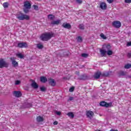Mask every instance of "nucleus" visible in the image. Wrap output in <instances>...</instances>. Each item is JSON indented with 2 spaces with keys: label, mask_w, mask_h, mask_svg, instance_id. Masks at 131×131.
<instances>
[{
  "label": "nucleus",
  "mask_w": 131,
  "mask_h": 131,
  "mask_svg": "<svg viewBox=\"0 0 131 131\" xmlns=\"http://www.w3.org/2000/svg\"><path fill=\"white\" fill-rule=\"evenodd\" d=\"M52 37H54V33L52 32H48L42 34L40 36L39 38L40 39L43 41H48V40H50Z\"/></svg>",
  "instance_id": "obj_1"
},
{
  "label": "nucleus",
  "mask_w": 131,
  "mask_h": 131,
  "mask_svg": "<svg viewBox=\"0 0 131 131\" xmlns=\"http://www.w3.org/2000/svg\"><path fill=\"white\" fill-rule=\"evenodd\" d=\"M16 17L17 19L18 20H20L21 21H23V20H29L30 19V16L29 15L24 14L21 12H17L16 14Z\"/></svg>",
  "instance_id": "obj_2"
},
{
  "label": "nucleus",
  "mask_w": 131,
  "mask_h": 131,
  "mask_svg": "<svg viewBox=\"0 0 131 131\" xmlns=\"http://www.w3.org/2000/svg\"><path fill=\"white\" fill-rule=\"evenodd\" d=\"M24 11L25 13H28L29 12V9H31V2L26 1L24 3Z\"/></svg>",
  "instance_id": "obj_3"
},
{
  "label": "nucleus",
  "mask_w": 131,
  "mask_h": 131,
  "mask_svg": "<svg viewBox=\"0 0 131 131\" xmlns=\"http://www.w3.org/2000/svg\"><path fill=\"white\" fill-rule=\"evenodd\" d=\"M101 75H102V76H109V72H104L101 74V72L98 71L95 73L94 75V78H96V79H98L100 78V76H101Z\"/></svg>",
  "instance_id": "obj_4"
},
{
  "label": "nucleus",
  "mask_w": 131,
  "mask_h": 131,
  "mask_svg": "<svg viewBox=\"0 0 131 131\" xmlns=\"http://www.w3.org/2000/svg\"><path fill=\"white\" fill-rule=\"evenodd\" d=\"M9 64L5 61L4 59H0V68H4V67L7 68Z\"/></svg>",
  "instance_id": "obj_5"
},
{
  "label": "nucleus",
  "mask_w": 131,
  "mask_h": 131,
  "mask_svg": "<svg viewBox=\"0 0 131 131\" xmlns=\"http://www.w3.org/2000/svg\"><path fill=\"white\" fill-rule=\"evenodd\" d=\"M113 26L115 28H120L121 27V23L118 20L114 21L113 22Z\"/></svg>",
  "instance_id": "obj_6"
},
{
  "label": "nucleus",
  "mask_w": 131,
  "mask_h": 131,
  "mask_svg": "<svg viewBox=\"0 0 131 131\" xmlns=\"http://www.w3.org/2000/svg\"><path fill=\"white\" fill-rule=\"evenodd\" d=\"M17 47L18 48H20V49H22L23 48H28V45L26 42H20L18 43Z\"/></svg>",
  "instance_id": "obj_7"
},
{
  "label": "nucleus",
  "mask_w": 131,
  "mask_h": 131,
  "mask_svg": "<svg viewBox=\"0 0 131 131\" xmlns=\"http://www.w3.org/2000/svg\"><path fill=\"white\" fill-rule=\"evenodd\" d=\"M86 116L88 118L92 119L94 117V112L91 111H87L86 112Z\"/></svg>",
  "instance_id": "obj_8"
},
{
  "label": "nucleus",
  "mask_w": 131,
  "mask_h": 131,
  "mask_svg": "<svg viewBox=\"0 0 131 131\" xmlns=\"http://www.w3.org/2000/svg\"><path fill=\"white\" fill-rule=\"evenodd\" d=\"M13 96L16 98H20L22 96V93L20 91H14L13 92Z\"/></svg>",
  "instance_id": "obj_9"
},
{
  "label": "nucleus",
  "mask_w": 131,
  "mask_h": 131,
  "mask_svg": "<svg viewBox=\"0 0 131 131\" xmlns=\"http://www.w3.org/2000/svg\"><path fill=\"white\" fill-rule=\"evenodd\" d=\"M100 8L101 9V10H106L107 9V4L104 2H102L100 4Z\"/></svg>",
  "instance_id": "obj_10"
},
{
  "label": "nucleus",
  "mask_w": 131,
  "mask_h": 131,
  "mask_svg": "<svg viewBox=\"0 0 131 131\" xmlns=\"http://www.w3.org/2000/svg\"><path fill=\"white\" fill-rule=\"evenodd\" d=\"M48 82H49V84L52 85V86H55V85H56V82L53 79H49Z\"/></svg>",
  "instance_id": "obj_11"
},
{
  "label": "nucleus",
  "mask_w": 131,
  "mask_h": 131,
  "mask_svg": "<svg viewBox=\"0 0 131 131\" xmlns=\"http://www.w3.org/2000/svg\"><path fill=\"white\" fill-rule=\"evenodd\" d=\"M103 49L107 52V51L110 50V49H111V46H110V45H104L103 46Z\"/></svg>",
  "instance_id": "obj_12"
},
{
  "label": "nucleus",
  "mask_w": 131,
  "mask_h": 131,
  "mask_svg": "<svg viewBox=\"0 0 131 131\" xmlns=\"http://www.w3.org/2000/svg\"><path fill=\"white\" fill-rule=\"evenodd\" d=\"M62 27L64 28H67V29H70V28H71V25L70 24L63 23L62 25Z\"/></svg>",
  "instance_id": "obj_13"
},
{
  "label": "nucleus",
  "mask_w": 131,
  "mask_h": 131,
  "mask_svg": "<svg viewBox=\"0 0 131 131\" xmlns=\"http://www.w3.org/2000/svg\"><path fill=\"white\" fill-rule=\"evenodd\" d=\"M60 23H61V20H59V19L51 21V24L52 25H59Z\"/></svg>",
  "instance_id": "obj_14"
},
{
  "label": "nucleus",
  "mask_w": 131,
  "mask_h": 131,
  "mask_svg": "<svg viewBox=\"0 0 131 131\" xmlns=\"http://www.w3.org/2000/svg\"><path fill=\"white\" fill-rule=\"evenodd\" d=\"M100 52L102 57H105L106 53H107V51L105 49L102 48V49L100 50Z\"/></svg>",
  "instance_id": "obj_15"
},
{
  "label": "nucleus",
  "mask_w": 131,
  "mask_h": 131,
  "mask_svg": "<svg viewBox=\"0 0 131 131\" xmlns=\"http://www.w3.org/2000/svg\"><path fill=\"white\" fill-rule=\"evenodd\" d=\"M40 80L41 82L45 83V82H47V81H48V79L46 77L42 76L40 77Z\"/></svg>",
  "instance_id": "obj_16"
},
{
  "label": "nucleus",
  "mask_w": 131,
  "mask_h": 131,
  "mask_svg": "<svg viewBox=\"0 0 131 131\" xmlns=\"http://www.w3.org/2000/svg\"><path fill=\"white\" fill-rule=\"evenodd\" d=\"M31 85L32 88H34V89H37V88H38V85H37V83H36V82H35V81H33Z\"/></svg>",
  "instance_id": "obj_17"
},
{
  "label": "nucleus",
  "mask_w": 131,
  "mask_h": 131,
  "mask_svg": "<svg viewBox=\"0 0 131 131\" xmlns=\"http://www.w3.org/2000/svg\"><path fill=\"white\" fill-rule=\"evenodd\" d=\"M68 116L70 117V118H74V114L72 112H69L67 114Z\"/></svg>",
  "instance_id": "obj_18"
},
{
  "label": "nucleus",
  "mask_w": 131,
  "mask_h": 131,
  "mask_svg": "<svg viewBox=\"0 0 131 131\" xmlns=\"http://www.w3.org/2000/svg\"><path fill=\"white\" fill-rule=\"evenodd\" d=\"M37 121L38 122H41L42 121H43V118L40 116H38L37 117Z\"/></svg>",
  "instance_id": "obj_19"
},
{
  "label": "nucleus",
  "mask_w": 131,
  "mask_h": 131,
  "mask_svg": "<svg viewBox=\"0 0 131 131\" xmlns=\"http://www.w3.org/2000/svg\"><path fill=\"white\" fill-rule=\"evenodd\" d=\"M16 55L17 58H20V59H23V58L24 57V55L20 53H18Z\"/></svg>",
  "instance_id": "obj_20"
},
{
  "label": "nucleus",
  "mask_w": 131,
  "mask_h": 131,
  "mask_svg": "<svg viewBox=\"0 0 131 131\" xmlns=\"http://www.w3.org/2000/svg\"><path fill=\"white\" fill-rule=\"evenodd\" d=\"M12 64L14 66V67H17V66H18V62L14 60V58H12Z\"/></svg>",
  "instance_id": "obj_21"
},
{
  "label": "nucleus",
  "mask_w": 131,
  "mask_h": 131,
  "mask_svg": "<svg viewBox=\"0 0 131 131\" xmlns=\"http://www.w3.org/2000/svg\"><path fill=\"white\" fill-rule=\"evenodd\" d=\"M48 17V19H50V20H54V19H55V15L53 14H49Z\"/></svg>",
  "instance_id": "obj_22"
},
{
  "label": "nucleus",
  "mask_w": 131,
  "mask_h": 131,
  "mask_svg": "<svg viewBox=\"0 0 131 131\" xmlns=\"http://www.w3.org/2000/svg\"><path fill=\"white\" fill-rule=\"evenodd\" d=\"M100 36L101 37V38H102V39H107V37L106 35H105V34H104V33H101L100 34Z\"/></svg>",
  "instance_id": "obj_23"
},
{
  "label": "nucleus",
  "mask_w": 131,
  "mask_h": 131,
  "mask_svg": "<svg viewBox=\"0 0 131 131\" xmlns=\"http://www.w3.org/2000/svg\"><path fill=\"white\" fill-rule=\"evenodd\" d=\"M124 68L125 69H129V68H131V64L130 63H128L125 65Z\"/></svg>",
  "instance_id": "obj_24"
},
{
  "label": "nucleus",
  "mask_w": 131,
  "mask_h": 131,
  "mask_svg": "<svg viewBox=\"0 0 131 131\" xmlns=\"http://www.w3.org/2000/svg\"><path fill=\"white\" fill-rule=\"evenodd\" d=\"M106 103L107 102H106L105 101H102L100 102V106H102L103 107H106Z\"/></svg>",
  "instance_id": "obj_25"
},
{
  "label": "nucleus",
  "mask_w": 131,
  "mask_h": 131,
  "mask_svg": "<svg viewBox=\"0 0 131 131\" xmlns=\"http://www.w3.org/2000/svg\"><path fill=\"white\" fill-rule=\"evenodd\" d=\"M77 40L78 42H82V37H81V36H78L77 38Z\"/></svg>",
  "instance_id": "obj_26"
},
{
  "label": "nucleus",
  "mask_w": 131,
  "mask_h": 131,
  "mask_svg": "<svg viewBox=\"0 0 131 131\" xmlns=\"http://www.w3.org/2000/svg\"><path fill=\"white\" fill-rule=\"evenodd\" d=\"M37 47L38 48V49H43V45L39 43L37 45Z\"/></svg>",
  "instance_id": "obj_27"
},
{
  "label": "nucleus",
  "mask_w": 131,
  "mask_h": 131,
  "mask_svg": "<svg viewBox=\"0 0 131 131\" xmlns=\"http://www.w3.org/2000/svg\"><path fill=\"white\" fill-rule=\"evenodd\" d=\"M106 52H107V54L108 56H111V55H112L113 54V52L110 50L106 51Z\"/></svg>",
  "instance_id": "obj_28"
},
{
  "label": "nucleus",
  "mask_w": 131,
  "mask_h": 131,
  "mask_svg": "<svg viewBox=\"0 0 131 131\" xmlns=\"http://www.w3.org/2000/svg\"><path fill=\"white\" fill-rule=\"evenodd\" d=\"M40 91H41V92H46V91L47 90V88H46V87L42 86L40 88Z\"/></svg>",
  "instance_id": "obj_29"
},
{
  "label": "nucleus",
  "mask_w": 131,
  "mask_h": 131,
  "mask_svg": "<svg viewBox=\"0 0 131 131\" xmlns=\"http://www.w3.org/2000/svg\"><path fill=\"white\" fill-rule=\"evenodd\" d=\"M112 106V102L108 103H107L106 102L105 107H111Z\"/></svg>",
  "instance_id": "obj_30"
},
{
  "label": "nucleus",
  "mask_w": 131,
  "mask_h": 131,
  "mask_svg": "<svg viewBox=\"0 0 131 131\" xmlns=\"http://www.w3.org/2000/svg\"><path fill=\"white\" fill-rule=\"evenodd\" d=\"M8 6H9V4L8 3H4L3 4L4 8H8Z\"/></svg>",
  "instance_id": "obj_31"
},
{
  "label": "nucleus",
  "mask_w": 131,
  "mask_h": 131,
  "mask_svg": "<svg viewBox=\"0 0 131 131\" xmlns=\"http://www.w3.org/2000/svg\"><path fill=\"white\" fill-rule=\"evenodd\" d=\"M34 9L36 11H38V6L37 5H33V6Z\"/></svg>",
  "instance_id": "obj_32"
},
{
  "label": "nucleus",
  "mask_w": 131,
  "mask_h": 131,
  "mask_svg": "<svg viewBox=\"0 0 131 131\" xmlns=\"http://www.w3.org/2000/svg\"><path fill=\"white\" fill-rule=\"evenodd\" d=\"M80 29H84V26L83 25H80L79 26Z\"/></svg>",
  "instance_id": "obj_33"
},
{
  "label": "nucleus",
  "mask_w": 131,
  "mask_h": 131,
  "mask_svg": "<svg viewBox=\"0 0 131 131\" xmlns=\"http://www.w3.org/2000/svg\"><path fill=\"white\" fill-rule=\"evenodd\" d=\"M20 83H21V81H19V80H16L15 81V84L16 85H18V84H20Z\"/></svg>",
  "instance_id": "obj_34"
},
{
  "label": "nucleus",
  "mask_w": 131,
  "mask_h": 131,
  "mask_svg": "<svg viewBox=\"0 0 131 131\" xmlns=\"http://www.w3.org/2000/svg\"><path fill=\"white\" fill-rule=\"evenodd\" d=\"M73 91H74V86L71 88L69 89V92H70V93H72V92H73Z\"/></svg>",
  "instance_id": "obj_35"
},
{
  "label": "nucleus",
  "mask_w": 131,
  "mask_h": 131,
  "mask_svg": "<svg viewBox=\"0 0 131 131\" xmlns=\"http://www.w3.org/2000/svg\"><path fill=\"white\" fill-rule=\"evenodd\" d=\"M88 56V55L87 54H85V53L82 54V57H83V58H86Z\"/></svg>",
  "instance_id": "obj_36"
},
{
  "label": "nucleus",
  "mask_w": 131,
  "mask_h": 131,
  "mask_svg": "<svg viewBox=\"0 0 131 131\" xmlns=\"http://www.w3.org/2000/svg\"><path fill=\"white\" fill-rule=\"evenodd\" d=\"M55 114H57V115H58V116L61 115V112L55 111Z\"/></svg>",
  "instance_id": "obj_37"
},
{
  "label": "nucleus",
  "mask_w": 131,
  "mask_h": 131,
  "mask_svg": "<svg viewBox=\"0 0 131 131\" xmlns=\"http://www.w3.org/2000/svg\"><path fill=\"white\" fill-rule=\"evenodd\" d=\"M126 4H130L131 0H124Z\"/></svg>",
  "instance_id": "obj_38"
},
{
  "label": "nucleus",
  "mask_w": 131,
  "mask_h": 131,
  "mask_svg": "<svg viewBox=\"0 0 131 131\" xmlns=\"http://www.w3.org/2000/svg\"><path fill=\"white\" fill-rule=\"evenodd\" d=\"M77 4H81L82 3V0H76Z\"/></svg>",
  "instance_id": "obj_39"
},
{
  "label": "nucleus",
  "mask_w": 131,
  "mask_h": 131,
  "mask_svg": "<svg viewBox=\"0 0 131 131\" xmlns=\"http://www.w3.org/2000/svg\"><path fill=\"white\" fill-rule=\"evenodd\" d=\"M113 1H114V0H107V2L109 4H112V3H113Z\"/></svg>",
  "instance_id": "obj_40"
},
{
  "label": "nucleus",
  "mask_w": 131,
  "mask_h": 131,
  "mask_svg": "<svg viewBox=\"0 0 131 131\" xmlns=\"http://www.w3.org/2000/svg\"><path fill=\"white\" fill-rule=\"evenodd\" d=\"M74 98L73 97H70L68 99V101H73Z\"/></svg>",
  "instance_id": "obj_41"
},
{
  "label": "nucleus",
  "mask_w": 131,
  "mask_h": 131,
  "mask_svg": "<svg viewBox=\"0 0 131 131\" xmlns=\"http://www.w3.org/2000/svg\"><path fill=\"white\" fill-rule=\"evenodd\" d=\"M131 46V41L128 42L127 43V47H130Z\"/></svg>",
  "instance_id": "obj_42"
},
{
  "label": "nucleus",
  "mask_w": 131,
  "mask_h": 131,
  "mask_svg": "<svg viewBox=\"0 0 131 131\" xmlns=\"http://www.w3.org/2000/svg\"><path fill=\"white\" fill-rule=\"evenodd\" d=\"M128 58H130L131 57V53H128L127 55Z\"/></svg>",
  "instance_id": "obj_43"
},
{
  "label": "nucleus",
  "mask_w": 131,
  "mask_h": 131,
  "mask_svg": "<svg viewBox=\"0 0 131 131\" xmlns=\"http://www.w3.org/2000/svg\"><path fill=\"white\" fill-rule=\"evenodd\" d=\"M54 125H57L58 124V122L57 121H55L53 123Z\"/></svg>",
  "instance_id": "obj_44"
},
{
  "label": "nucleus",
  "mask_w": 131,
  "mask_h": 131,
  "mask_svg": "<svg viewBox=\"0 0 131 131\" xmlns=\"http://www.w3.org/2000/svg\"><path fill=\"white\" fill-rule=\"evenodd\" d=\"M110 131H118V130H117V129H111L110 130Z\"/></svg>",
  "instance_id": "obj_45"
},
{
  "label": "nucleus",
  "mask_w": 131,
  "mask_h": 131,
  "mask_svg": "<svg viewBox=\"0 0 131 131\" xmlns=\"http://www.w3.org/2000/svg\"><path fill=\"white\" fill-rule=\"evenodd\" d=\"M120 75H124V73H123V72H121Z\"/></svg>",
  "instance_id": "obj_46"
}]
</instances>
